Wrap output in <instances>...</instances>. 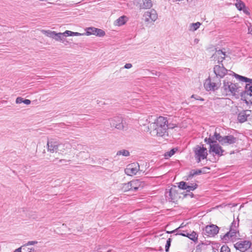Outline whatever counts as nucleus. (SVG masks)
<instances>
[{"label":"nucleus","mask_w":252,"mask_h":252,"mask_svg":"<svg viewBox=\"0 0 252 252\" xmlns=\"http://www.w3.org/2000/svg\"><path fill=\"white\" fill-rule=\"evenodd\" d=\"M197 187H198V185L195 183L190 184V185H189V184L188 183L187 187H186V190L187 191L194 190L197 188Z\"/></svg>","instance_id":"nucleus-29"},{"label":"nucleus","mask_w":252,"mask_h":252,"mask_svg":"<svg viewBox=\"0 0 252 252\" xmlns=\"http://www.w3.org/2000/svg\"><path fill=\"white\" fill-rule=\"evenodd\" d=\"M238 225H239L238 222H236V221H235L234 220L231 223L229 230L231 232H235L236 234H237V233L239 232L238 230Z\"/></svg>","instance_id":"nucleus-23"},{"label":"nucleus","mask_w":252,"mask_h":252,"mask_svg":"<svg viewBox=\"0 0 252 252\" xmlns=\"http://www.w3.org/2000/svg\"><path fill=\"white\" fill-rule=\"evenodd\" d=\"M46 35L49 37L52 38L57 41H60L64 42L65 41L64 35L63 33H56L55 31H47L45 32Z\"/></svg>","instance_id":"nucleus-11"},{"label":"nucleus","mask_w":252,"mask_h":252,"mask_svg":"<svg viewBox=\"0 0 252 252\" xmlns=\"http://www.w3.org/2000/svg\"><path fill=\"white\" fill-rule=\"evenodd\" d=\"M209 152L210 153H213L216 155L219 156H221L223 155V153L224 152V150L222 149L221 146L217 143H215L214 144H212L209 148Z\"/></svg>","instance_id":"nucleus-12"},{"label":"nucleus","mask_w":252,"mask_h":252,"mask_svg":"<svg viewBox=\"0 0 252 252\" xmlns=\"http://www.w3.org/2000/svg\"><path fill=\"white\" fill-rule=\"evenodd\" d=\"M194 41L196 42V43H198V40L197 39H195Z\"/></svg>","instance_id":"nucleus-57"},{"label":"nucleus","mask_w":252,"mask_h":252,"mask_svg":"<svg viewBox=\"0 0 252 252\" xmlns=\"http://www.w3.org/2000/svg\"><path fill=\"white\" fill-rule=\"evenodd\" d=\"M201 25V23L197 22L195 23H191L189 25V30L191 31H195L197 30Z\"/></svg>","instance_id":"nucleus-28"},{"label":"nucleus","mask_w":252,"mask_h":252,"mask_svg":"<svg viewBox=\"0 0 252 252\" xmlns=\"http://www.w3.org/2000/svg\"><path fill=\"white\" fill-rule=\"evenodd\" d=\"M204 141L210 145V146H211V145L212 144H214L215 143H217V141H216V139H215V137L214 136V135H213L212 136H210L209 138H206L205 139H204Z\"/></svg>","instance_id":"nucleus-26"},{"label":"nucleus","mask_w":252,"mask_h":252,"mask_svg":"<svg viewBox=\"0 0 252 252\" xmlns=\"http://www.w3.org/2000/svg\"><path fill=\"white\" fill-rule=\"evenodd\" d=\"M95 35L98 36L99 37H102L105 34V32L103 30L99 29H97V28H96V32H95Z\"/></svg>","instance_id":"nucleus-35"},{"label":"nucleus","mask_w":252,"mask_h":252,"mask_svg":"<svg viewBox=\"0 0 252 252\" xmlns=\"http://www.w3.org/2000/svg\"><path fill=\"white\" fill-rule=\"evenodd\" d=\"M237 237V234L234 232H231L230 230L227 232L222 238L225 241H233L236 239Z\"/></svg>","instance_id":"nucleus-19"},{"label":"nucleus","mask_w":252,"mask_h":252,"mask_svg":"<svg viewBox=\"0 0 252 252\" xmlns=\"http://www.w3.org/2000/svg\"><path fill=\"white\" fill-rule=\"evenodd\" d=\"M176 150L174 149H171L170 151L167 152L164 154V157L165 158H168L172 156L175 153Z\"/></svg>","instance_id":"nucleus-33"},{"label":"nucleus","mask_w":252,"mask_h":252,"mask_svg":"<svg viewBox=\"0 0 252 252\" xmlns=\"http://www.w3.org/2000/svg\"><path fill=\"white\" fill-rule=\"evenodd\" d=\"M132 66V65L131 63H127L125 65L124 68H126V69H129V68H131Z\"/></svg>","instance_id":"nucleus-46"},{"label":"nucleus","mask_w":252,"mask_h":252,"mask_svg":"<svg viewBox=\"0 0 252 252\" xmlns=\"http://www.w3.org/2000/svg\"><path fill=\"white\" fill-rule=\"evenodd\" d=\"M220 252H230V250L226 245H223L220 249Z\"/></svg>","instance_id":"nucleus-38"},{"label":"nucleus","mask_w":252,"mask_h":252,"mask_svg":"<svg viewBox=\"0 0 252 252\" xmlns=\"http://www.w3.org/2000/svg\"><path fill=\"white\" fill-rule=\"evenodd\" d=\"M29 252H35V251L33 248H31Z\"/></svg>","instance_id":"nucleus-54"},{"label":"nucleus","mask_w":252,"mask_h":252,"mask_svg":"<svg viewBox=\"0 0 252 252\" xmlns=\"http://www.w3.org/2000/svg\"><path fill=\"white\" fill-rule=\"evenodd\" d=\"M111 127L119 130H124L125 128V123L122 117L116 116L109 119Z\"/></svg>","instance_id":"nucleus-3"},{"label":"nucleus","mask_w":252,"mask_h":252,"mask_svg":"<svg viewBox=\"0 0 252 252\" xmlns=\"http://www.w3.org/2000/svg\"><path fill=\"white\" fill-rule=\"evenodd\" d=\"M73 36H79L83 35V34H81L80 33L77 32H73Z\"/></svg>","instance_id":"nucleus-49"},{"label":"nucleus","mask_w":252,"mask_h":252,"mask_svg":"<svg viewBox=\"0 0 252 252\" xmlns=\"http://www.w3.org/2000/svg\"><path fill=\"white\" fill-rule=\"evenodd\" d=\"M96 28H95L94 27L88 28L86 29V34L87 35H92V34L95 35V32H96Z\"/></svg>","instance_id":"nucleus-30"},{"label":"nucleus","mask_w":252,"mask_h":252,"mask_svg":"<svg viewBox=\"0 0 252 252\" xmlns=\"http://www.w3.org/2000/svg\"><path fill=\"white\" fill-rule=\"evenodd\" d=\"M252 113L251 110H246L240 112L238 115V120L240 123L246 122L248 118L250 117Z\"/></svg>","instance_id":"nucleus-15"},{"label":"nucleus","mask_w":252,"mask_h":252,"mask_svg":"<svg viewBox=\"0 0 252 252\" xmlns=\"http://www.w3.org/2000/svg\"><path fill=\"white\" fill-rule=\"evenodd\" d=\"M235 5L237 9L239 11L243 9L245 6V4L241 0H236Z\"/></svg>","instance_id":"nucleus-25"},{"label":"nucleus","mask_w":252,"mask_h":252,"mask_svg":"<svg viewBox=\"0 0 252 252\" xmlns=\"http://www.w3.org/2000/svg\"><path fill=\"white\" fill-rule=\"evenodd\" d=\"M144 21L146 23H151L155 22L158 18L157 11L152 9L150 11H146L143 15Z\"/></svg>","instance_id":"nucleus-5"},{"label":"nucleus","mask_w":252,"mask_h":252,"mask_svg":"<svg viewBox=\"0 0 252 252\" xmlns=\"http://www.w3.org/2000/svg\"><path fill=\"white\" fill-rule=\"evenodd\" d=\"M31 101L29 99H24L23 100V103L27 104V105H29L31 103Z\"/></svg>","instance_id":"nucleus-48"},{"label":"nucleus","mask_w":252,"mask_h":252,"mask_svg":"<svg viewBox=\"0 0 252 252\" xmlns=\"http://www.w3.org/2000/svg\"><path fill=\"white\" fill-rule=\"evenodd\" d=\"M193 151L194 153V158L197 163H199L202 159L207 158L208 153L206 148L197 145L194 148Z\"/></svg>","instance_id":"nucleus-2"},{"label":"nucleus","mask_w":252,"mask_h":252,"mask_svg":"<svg viewBox=\"0 0 252 252\" xmlns=\"http://www.w3.org/2000/svg\"><path fill=\"white\" fill-rule=\"evenodd\" d=\"M246 91L244 92V95H247L250 97L252 96V86H250L249 84H246Z\"/></svg>","instance_id":"nucleus-27"},{"label":"nucleus","mask_w":252,"mask_h":252,"mask_svg":"<svg viewBox=\"0 0 252 252\" xmlns=\"http://www.w3.org/2000/svg\"><path fill=\"white\" fill-rule=\"evenodd\" d=\"M223 88L226 93H230L233 94H235L238 89L236 84L228 81L227 79L223 81Z\"/></svg>","instance_id":"nucleus-4"},{"label":"nucleus","mask_w":252,"mask_h":252,"mask_svg":"<svg viewBox=\"0 0 252 252\" xmlns=\"http://www.w3.org/2000/svg\"><path fill=\"white\" fill-rule=\"evenodd\" d=\"M121 189L124 192L131 191V186L129 182L127 183L122 184L121 185Z\"/></svg>","instance_id":"nucleus-24"},{"label":"nucleus","mask_w":252,"mask_h":252,"mask_svg":"<svg viewBox=\"0 0 252 252\" xmlns=\"http://www.w3.org/2000/svg\"><path fill=\"white\" fill-rule=\"evenodd\" d=\"M172 239L171 238H168L166 241V244L165 245V251L168 252L169 251V248L171 245Z\"/></svg>","instance_id":"nucleus-37"},{"label":"nucleus","mask_w":252,"mask_h":252,"mask_svg":"<svg viewBox=\"0 0 252 252\" xmlns=\"http://www.w3.org/2000/svg\"><path fill=\"white\" fill-rule=\"evenodd\" d=\"M244 252H252V248H251L248 249L247 250H246L244 251Z\"/></svg>","instance_id":"nucleus-52"},{"label":"nucleus","mask_w":252,"mask_h":252,"mask_svg":"<svg viewBox=\"0 0 252 252\" xmlns=\"http://www.w3.org/2000/svg\"><path fill=\"white\" fill-rule=\"evenodd\" d=\"M233 74L234 76L236 78L238 79L239 80L245 82H250L252 83V79L248 78L247 77L241 76L240 75H238L234 72H233Z\"/></svg>","instance_id":"nucleus-22"},{"label":"nucleus","mask_w":252,"mask_h":252,"mask_svg":"<svg viewBox=\"0 0 252 252\" xmlns=\"http://www.w3.org/2000/svg\"><path fill=\"white\" fill-rule=\"evenodd\" d=\"M159 74H160V73H159V72H158H158H157L155 74H156V75H159Z\"/></svg>","instance_id":"nucleus-59"},{"label":"nucleus","mask_w":252,"mask_h":252,"mask_svg":"<svg viewBox=\"0 0 252 252\" xmlns=\"http://www.w3.org/2000/svg\"><path fill=\"white\" fill-rule=\"evenodd\" d=\"M167 126H168V129L169 128L172 129L176 126V125L175 124H169L168 122H167Z\"/></svg>","instance_id":"nucleus-44"},{"label":"nucleus","mask_w":252,"mask_h":252,"mask_svg":"<svg viewBox=\"0 0 252 252\" xmlns=\"http://www.w3.org/2000/svg\"><path fill=\"white\" fill-rule=\"evenodd\" d=\"M216 56H218V63H222L223 61L225 58V53L222 50H219L216 52Z\"/></svg>","instance_id":"nucleus-20"},{"label":"nucleus","mask_w":252,"mask_h":252,"mask_svg":"<svg viewBox=\"0 0 252 252\" xmlns=\"http://www.w3.org/2000/svg\"><path fill=\"white\" fill-rule=\"evenodd\" d=\"M191 97V98H194L196 100H201V101H204V99L203 98L199 96L196 95H194V94L192 95Z\"/></svg>","instance_id":"nucleus-42"},{"label":"nucleus","mask_w":252,"mask_h":252,"mask_svg":"<svg viewBox=\"0 0 252 252\" xmlns=\"http://www.w3.org/2000/svg\"><path fill=\"white\" fill-rule=\"evenodd\" d=\"M177 229H175V230H173V231H167V233H173V232H175L176 231H177Z\"/></svg>","instance_id":"nucleus-53"},{"label":"nucleus","mask_w":252,"mask_h":252,"mask_svg":"<svg viewBox=\"0 0 252 252\" xmlns=\"http://www.w3.org/2000/svg\"><path fill=\"white\" fill-rule=\"evenodd\" d=\"M37 243L38 242L36 241H31L28 242L26 244H25V245H24L22 247H24V246H30V245H34L35 244H37Z\"/></svg>","instance_id":"nucleus-40"},{"label":"nucleus","mask_w":252,"mask_h":252,"mask_svg":"<svg viewBox=\"0 0 252 252\" xmlns=\"http://www.w3.org/2000/svg\"><path fill=\"white\" fill-rule=\"evenodd\" d=\"M216 141L218 140L221 144H222V142L223 140V136H221L220 133H217V132H215L214 134Z\"/></svg>","instance_id":"nucleus-34"},{"label":"nucleus","mask_w":252,"mask_h":252,"mask_svg":"<svg viewBox=\"0 0 252 252\" xmlns=\"http://www.w3.org/2000/svg\"><path fill=\"white\" fill-rule=\"evenodd\" d=\"M242 10H243V12L246 15H249L250 14L248 10V9L246 7V6H245V8H244V9H242Z\"/></svg>","instance_id":"nucleus-45"},{"label":"nucleus","mask_w":252,"mask_h":252,"mask_svg":"<svg viewBox=\"0 0 252 252\" xmlns=\"http://www.w3.org/2000/svg\"><path fill=\"white\" fill-rule=\"evenodd\" d=\"M134 4L140 10L150 9L153 6L151 0H134Z\"/></svg>","instance_id":"nucleus-6"},{"label":"nucleus","mask_w":252,"mask_h":252,"mask_svg":"<svg viewBox=\"0 0 252 252\" xmlns=\"http://www.w3.org/2000/svg\"><path fill=\"white\" fill-rule=\"evenodd\" d=\"M187 237L189 238L190 240L193 241L194 242L196 241L197 240V233L194 231H193L191 233H188V235Z\"/></svg>","instance_id":"nucleus-31"},{"label":"nucleus","mask_w":252,"mask_h":252,"mask_svg":"<svg viewBox=\"0 0 252 252\" xmlns=\"http://www.w3.org/2000/svg\"><path fill=\"white\" fill-rule=\"evenodd\" d=\"M22 247H21L17 249H16L13 252H21V249Z\"/></svg>","instance_id":"nucleus-51"},{"label":"nucleus","mask_w":252,"mask_h":252,"mask_svg":"<svg viewBox=\"0 0 252 252\" xmlns=\"http://www.w3.org/2000/svg\"><path fill=\"white\" fill-rule=\"evenodd\" d=\"M139 170V165L138 163H132L128 164L125 169V173L128 176L135 175Z\"/></svg>","instance_id":"nucleus-8"},{"label":"nucleus","mask_w":252,"mask_h":252,"mask_svg":"<svg viewBox=\"0 0 252 252\" xmlns=\"http://www.w3.org/2000/svg\"><path fill=\"white\" fill-rule=\"evenodd\" d=\"M171 193H172V192H171V191H170L168 192V194H169V196H171Z\"/></svg>","instance_id":"nucleus-58"},{"label":"nucleus","mask_w":252,"mask_h":252,"mask_svg":"<svg viewBox=\"0 0 252 252\" xmlns=\"http://www.w3.org/2000/svg\"><path fill=\"white\" fill-rule=\"evenodd\" d=\"M219 228L216 225H207L204 230V233L208 236H214L219 232Z\"/></svg>","instance_id":"nucleus-9"},{"label":"nucleus","mask_w":252,"mask_h":252,"mask_svg":"<svg viewBox=\"0 0 252 252\" xmlns=\"http://www.w3.org/2000/svg\"><path fill=\"white\" fill-rule=\"evenodd\" d=\"M24 99L21 97H18L16 99V103L17 104H19L23 103Z\"/></svg>","instance_id":"nucleus-43"},{"label":"nucleus","mask_w":252,"mask_h":252,"mask_svg":"<svg viewBox=\"0 0 252 252\" xmlns=\"http://www.w3.org/2000/svg\"><path fill=\"white\" fill-rule=\"evenodd\" d=\"M63 34L64 35V36L66 37L68 36H73V34L74 33L73 32L66 30L63 32Z\"/></svg>","instance_id":"nucleus-41"},{"label":"nucleus","mask_w":252,"mask_h":252,"mask_svg":"<svg viewBox=\"0 0 252 252\" xmlns=\"http://www.w3.org/2000/svg\"><path fill=\"white\" fill-rule=\"evenodd\" d=\"M205 89L208 91H215L218 89L217 84L216 83L212 82L210 78L207 79L204 84Z\"/></svg>","instance_id":"nucleus-16"},{"label":"nucleus","mask_w":252,"mask_h":252,"mask_svg":"<svg viewBox=\"0 0 252 252\" xmlns=\"http://www.w3.org/2000/svg\"><path fill=\"white\" fill-rule=\"evenodd\" d=\"M127 18L126 16H122L117 19L114 22L116 26H121L124 25L127 21Z\"/></svg>","instance_id":"nucleus-21"},{"label":"nucleus","mask_w":252,"mask_h":252,"mask_svg":"<svg viewBox=\"0 0 252 252\" xmlns=\"http://www.w3.org/2000/svg\"><path fill=\"white\" fill-rule=\"evenodd\" d=\"M131 191H136L139 189H141L144 186V183L139 180H133L129 182Z\"/></svg>","instance_id":"nucleus-13"},{"label":"nucleus","mask_w":252,"mask_h":252,"mask_svg":"<svg viewBox=\"0 0 252 252\" xmlns=\"http://www.w3.org/2000/svg\"><path fill=\"white\" fill-rule=\"evenodd\" d=\"M221 145L233 144L237 142L238 139L232 135H228L223 136Z\"/></svg>","instance_id":"nucleus-17"},{"label":"nucleus","mask_w":252,"mask_h":252,"mask_svg":"<svg viewBox=\"0 0 252 252\" xmlns=\"http://www.w3.org/2000/svg\"><path fill=\"white\" fill-rule=\"evenodd\" d=\"M252 243L250 241L241 240L237 242L234 245L236 250H239L241 252H244L246 250L250 248Z\"/></svg>","instance_id":"nucleus-7"},{"label":"nucleus","mask_w":252,"mask_h":252,"mask_svg":"<svg viewBox=\"0 0 252 252\" xmlns=\"http://www.w3.org/2000/svg\"><path fill=\"white\" fill-rule=\"evenodd\" d=\"M246 96H245V102L247 103V104H249V103H251V104H252V97H250L249 96H248L247 95H245Z\"/></svg>","instance_id":"nucleus-39"},{"label":"nucleus","mask_w":252,"mask_h":252,"mask_svg":"<svg viewBox=\"0 0 252 252\" xmlns=\"http://www.w3.org/2000/svg\"><path fill=\"white\" fill-rule=\"evenodd\" d=\"M221 65H216L214 67V72L217 77L223 78L227 73V70L223 66L222 63Z\"/></svg>","instance_id":"nucleus-10"},{"label":"nucleus","mask_w":252,"mask_h":252,"mask_svg":"<svg viewBox=\"0 0 252 252\" xmlns=\"http://www.w3.org/2000/svg\"><path fill=\"white\" fill-rule=\"evenodd\" d=\"M66 160L65 159H60V160H59V162H60V163H62V162H66Z\"/></svg>","instance_id":"nucleus-55"},{"label":"nucleus","mask_w":252,"mask_h":252,"mask_svg":"<svg viewBox=\"0 0 252 252\" xmlns=\"http://www.w3.org/2000/svg\"><path fill=\"white\" fill-rule=\"evenodd\" d=\"M210 168L204 167L202 169L191 170L189 171V174L186 177V180H188L191 179L194 176L199 175L201 173H206L207 170H209Z\"/></svg>","instance_id":"nucleus-14"},{"label":"nucleus","mask_w":252,"mask_h":252,"mask_svg":"<svg viewBox=\"0 0 252 252\" xmlns=\"http://www.w3.org/2000/svg\"><path fill=\"white\" fill-rule=\"evenodd\" d=\"M189 195L191 197H192L193 196V194L192 193H190L189 194Z\"/></svg>","instance_id":"nucleus-56"},{"label":"nucleus","mask_w":252,"mask_h":252,"mask_svg":"<svg viewBox=\"0 0 252 252\" xmlns=\"http://www.w3.org/2000/svg\"><path fill=\"white\" fill-rule=\"evenodd\" d=\"M249 33L252 34V26H250L248 29Z\"/></svg>","instance_id":"nucleus-50"},{"label":"nucleus","mask_w":252,"mask_h":252,"mask_svg":"<svg viewBox=\"0 0 252 252\" xmlns=\"http://www.w3.org/2000/svg\"><path fill=\"white\" fill-rule=\"evenodd\" d=\"M167 119L166 117L159 116L153 124L157 135L163 137L168 135Z\"/></svg>","instance_id":"nucleus-1"},{"label":"nucleus","mask_w":252,"mask_h":252,"mask_svg":"<svg viewBox=\"0 0 252 252\" xmlns=\"http://www.w3.org/2000/svg\"><path fill=\"white\" fill-rule=\"evenodd\" d=\"M116 155L117 156L122 155L125 157H128L129 156L130 154L128 150L123 149L118 151Z\"/></svg>","instance_id":"nucleus-32"},{"label":"nucleus","mask_w":252,"mask_h":252,"mask_svg":"<svg viewBox=\"0 0 252 252\" xmlns=\"http://www.w3.org/2000/svg\"><path fill=\"white\" fill-rule=\"evenodd\" d=\"M58 143L52 140L48 141L47 142L48 151L51 152L56 151L58 148Z\"/></svg>","instance_id":"nucleus-18"},{"label":"nucleus","mask_w":252,"mask_h":252,"mask_svg":"<svg viewBox=\"0 0 252 252\" xmlns=\"http://www.w3.org/2000/svg\"><path fill=\"white\" fill-rule=\"evenodd\" d=\"M176 235H182L183 236L187 237V235H188V232L187 231H183V232L177 233Z\"/></svg>","instance_id":"nucleus-47"},{"label":"nucleus","mask_w":252,"mask_h":252,"mask_svg":"<svg viewBox=\"0 0 252 252\" xmlns=\"http://www.w3.org/2000/svg\"><path fill=\"white\" fill-rule=\"evenodd\" d=\"M187 184H188L187 183L185 182L184 181H182V182H180L179 183L178 187L180 189L186 190Z\"/></svg>","instance_id":"nucleus-36"}]
</instances>
